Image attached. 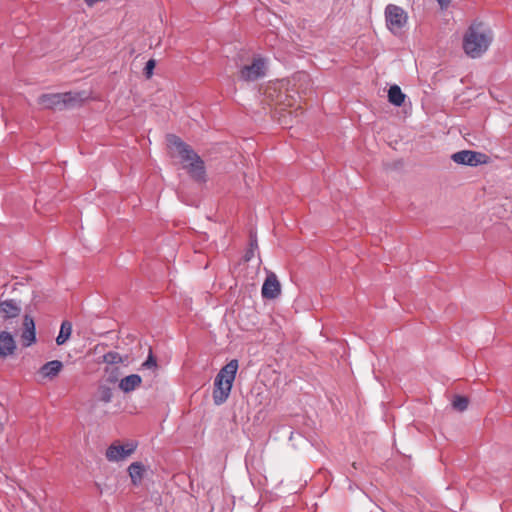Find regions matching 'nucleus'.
Wrapping results in <instances>:
<instances>
[{
  "label": "nucleus",
  "mask_w": 512,
  "mask_h": 512,
  "mask_svg": "<svg viewBox=\"0 0 512 512\" xmlns=\"http://www.w3.org/2000/svg\"><path fill=\"white\" fill-rule=\"evenodd\" d=\"M237 369V360H231L217 374L213 390V401L216 405H221L228 399Z\"/></svg>",
  "instance_id": "nucleus-3"
},
{
  "label": "nucleus",
  "mask_w": 512,
  "mask_h": 512,
  "mask_svg": "<svg viewBox=\"0 0 512 512\" xmlns=\"http://www.w3.org/2000/svg\"><path fill=\"white\" fill-rule=\"evenodd\" d=\"M141 382L142 379L139 375L131 374L121 379V381L119 382V388L123 392L129 393L131 391H134L137 387H139Z\"/></svg>",
  "instance_id": "nucleus-14"
},
{
  "label": "nucleus",
  "mask_w": 512,
  "mask_h": 512,
  "mask_svg": "<svg viewBox=\"0 0 512 512\" xmlns=\"http://www.w3.org/2000/svg\"><path fill=\"white\" fill-rule=\"evenodd\" d=\"M452 405L456 410L464 411L468 407V400L465 397L457 396L454 398Z\"/></svg>",
  "instance_id": "nucleus-20"
},
{
  "label": "nucleus",
  "mask_w": 512,
  "mask_h": 512,
  "mask_svg": "<svg viewBox=\"0 0 512 512\" xmlns=\"http://www.w3.org/2000/svg\"><path fill=\"white\" fill-rule=\"evenodd\" d=\"M493 38V32L486 24L473 22L463 35V50L470 58H479L488 50Z\"/></svg>",
  "instance_id": "nucleus-2"
},
{
  "label": "nucleus",
  "mask_w": 512,
  "mask_h": 512,
  "mask_svg": "<svg viewBox=\"0 0 512 512\" xmlns=\"http://www.w3.org/2000/svg\"><path fill=\"white\" fill-rule=\"evenodd\" d=\"M146 472L145 466L140 462H133L128 467V473L131 478L133 485L137 486L142 482L144 474Z\"/></svg>",
  "instance_id": "nucleus-15"
},
{
  "label": "nucleus",
  "mask_w": 512,
  "mask_h": 512,
  "mask_svg": "<svg viewBox=\"0 0 512 512\" xmlns=\"http://www.w3.org/2000/svg\"><path fill=\"white\" fill-rule=\"evenodd\" d=\"M405 97V94L397 85L391 86L388 90V100L395 106H401L405 101Z\"/></svg>",
  "instance_id": "nucleus-16"
},
{
  "label": "nucleus",
  "mask_w": 512,
  "mask_h": 512,
  "mask_svg": "<svg viewBox=\"0 0 512 512\" xmlns=\"http://www.w3.org/2000/svg\"><path fill=\"white\" fill-rule=\"evenodd\" d=\"M103 361L107 364H116L121 362L122 358L117 352H108L103 356Z\"/></svg>",
  "instance_id": "nucleus-21"
},
{
  "label": "nucleus",
  "mask_w": 512,
  "mask_h": 512,
  "mask_svg": "<svg viewBox=\"0 0 512 512\" xmlns=\"http://www.w3.org/2000/svg\"><path fill=\"white\" fill-rule=\"evenodd\" d=\"M143 366L145 367H152V366H156V362L155 360L150 356L144 363H143Z\"/></svg>",
  "instance_id": "nucleus-23"
},
{
  "label": "nucleus",
  "mask_w": 512,
  "mask_h": 512,
  "mask_svg": "<svg viewBox=\"0 0 512 512\" xmlns=\"http://www.w3.org/2000/svg\"><path fill=\"white\" fill-rule=\"evenodd\" d=\"M63 368V364L59 360H53L45 363L39 373L43 378L53 379L56 377Z\"/></svg>",
  "instance_id": "nucleus-13"
},
{
  "label": "nucleus",
  "mask_w": 512,
  "mask_h": 512,
  "mask_svg": "<svg viewBox=\"0 0 512 512\" xmlns=\"http://www.w3.org/2000/svg\"><path fill=\"white\" fill-rule=\"evenodd\" d=\"M135 449L136 445L133 442L113 443L107 448L105 456L110 462H119L133 454Z\"/></svg>",
  "instance_id": "nucleus-7"
},
{
  "label": "nucleus",
  "mask_w": 512,
  "mask_h": 512,
  "mask_svg": "<svg viewBox=\"0 0 512 512\" xmlns=\"http://www.w3.org/2000/svg\"><path fill=\"white\" fill-rule=\"evenodd\" d=\"M155 65H156L155 60L150 59L147 61L146 66L144 68V73L147 78H150L152 76Z\"/></svg>",
  "instance_id": "nucleus-22"
},
{
  "label": "nucleus",
  "mask_w": 512,
  "mask_h": 512,
  "mask_svg": "<svg viewBox=\"0 0 512 512\" xmlns=\"http://www.w3.org/2000/svg\"><path fill=\"white\" fill-rule=\"evenodd\" d=\"M113 391L109 386L100 385L95 393V399L102 403L111 402Z\"/></svg>",
  "instance_id": "nucleus-18"
},
{
  "label": "nucleus",
  "mask_w": 512,
  "mask_h": 512,
  "mask_svg": "<svg viewBox=\"0 0 512 512\" xmlns=\"http://www.w3.org/2000/svg\"><path fill=\"white\" fill-rule=\"evenodd\" d=\"M451 159L461 165L478 166L488 162V156L481 152L462 150L452 154Z\"/></svg>",
  "instance_id": "nucleus-6"
},
{
  "label": "nucleus",
  "mask_w": 512,
  "mask_h": 512,
  "mask_svg": "<svg viewBox=\"0 0 512 512\" xmlns=\"http://www.w3.org/2000/svg\"><path fill=\"white\" fill-rule=\"evenodd\" d=\"M75 101L76 96L72 93L43 94L38 98V104L45 109H62Z\"/></svg>",
  "instance_id": "nucleus-4"
},
{
  "label": "nucleus",
  "mask_w": 512,
  "mask_h": 512,
  "mask_svg": "<svg viewBox=\"0 0 512 512\" xmlns=\"http://www.w3.org/2000/svg\"><path fill=\"white\" fill-rule=\"evenodd\" d=\"M24 330L21 335L22 343L25 347L32 345L36 341L35 323L31 316L25 315L23 320Z\"/></svg>",
  "instance_id": "nucleus-10"
},
{
  "label": "nucleus",
  "mask_w": 512,
  "mask_h": 512,
  "mask_svg": "<svg viewBox=\"0 0 512 512\" xmlns=\"http://www.w3.org/2000/svg\"><path fill=\"white\" fill-rule=\"evenodd\" d=\"M385 18L388 29L396 34L406 25L408 15L403 8L389 4L385 9Z\"/></svg>",
  "instance_id": "nucleus-5"
},
{
  "label": "nucleus",
  "mask_w": 512,
  "mask_h": 512,
  "mask_svg": "<svg viewBox=\"0 0 512 512\" xmlns=\"http://www.w3.org/2000/svg\"><path fill=\"white\" fill-rule=\"evenodd\" d=\"M266 69L265 61L262 58H255L250 65L240 70V78L245 81H256L265 76Z\"/></svg>",
  "instance_id": "nucleus-8"
},
{
  "label": "nucleus",
  "mask_w": 512,
  "mask_h": 512,
  "mask_svg": "<svg viewBox=\"0 0 512 512\" xmlns=\"http://www.w3.org/2000/svg\"><path fill=\"white\" fill-rule=\"evenodd\" d=\"M167 143L172 155L181 159L182 167L187 170L189 175L197 181H203L205 167L198 154L176 135H168Z\"/></svg>",
  "instance_id": "nucleus-1"
},
{
  "label": "nucleus",
  "mask_w": 512,
  "mask_h": 512,
  "mask_svg": "<svg viewBox=\"0 0 512 512\" xmlns=\"http://www.w3.org/2000/svg\"><path fill=\"white\" fill-rule=\"evenodd\" d=\"M21 306L15 300L9 299L0 302V316L4 319L15 318L19 316Z\"/></svg>",
  "instance_id": "nucleus-12"
},
{
  "label": "nucleus",
  "mask_w": 512,
  "mask_h": 512,
  "mask_svg": "<svg viewBox=\"0 0 512 512\" xmlns=\"http://www.w3.org/2000/svg\"><path fill=\"white\" fill-rule=\"evenodd\" d=\"M279 123L285 127H291L293 120H292V112L291 111H285L284 109L281 110L280 117L278 118Z\"/></svg>",
  "instance_id": "nucleus-19"
},
{
  "label": "nucleus",
  "mask_w": 512,
  "mask_h": 512,
  "mask_svg": "<svg viewBox=\"0 0 512 512\" xmlns=\"http://www.w3.org/2000/svg\"><path fill=\"white\" fill-rule=\"evenodd\" d=\"M2 430H3V425H2V423L0 422V433L2 432Z\"/></svg>",
  "instance_id": "nucleus-25"
},
{
  "label": "nucleus",
  "mask_w": 512,
  "mask_h": 512,
  "mask_svg": "<svg viewBox=\"0 0 512 512\" xmlns=\"http://www.w3.org/2000/svg\"><path fill=\"white\" fill-rule=\"evenodd\" d=\"M281 292V285L274 273L269 274L262 286V296L266 299H275Z\"/></svg>",
  "instance_id": "nucleus-9"
},
{
  "label": "nucleus",
  "mask_w": 512,
  "mask_h": 512,
  "mask_svg": "<svg viewBox=\"0 0 512 512\" xmlns=\"http://www.w3.org/2000/svg\"><path fill=\"white\" fill-rule=\"evenodd\" d=\"M72 324L69 321H63L60 327L59 334L56 338L58 345H63L71 336Z\"/></svg>",
  "instance_id": "nucleus-17"
},
{
  "label": "nucleus",
  "mask_w": 512,
  "mask_h": 512,
  "mask_svg": "<svg viewBox=\"0 0 512 512\" xmlns=\"http://www.w3.org/2000/svg\"><path fill=\"white\" fill-rule=\"evenodd\" d=\"M16 342L14 337L6 331L0 332V358H6L14 353Z\"/></svg>",
  "instance_id": "nucleus-11"
},
{
  "label": "nucleus",
  "mask_w": 512,
  "mask_h": 512,
  "mask_svg": "<svg viewBox=\"0 0 512 512\" xmlns=\"http://www.w3.org/2000/svg\"><path fill=\"white\" fill-rule=\"evenodd\" d=\"M452 0H437L442 9L447 8Z\"/></svg>",
  "instance_id": "nucleus-24"
}]
</instances>
